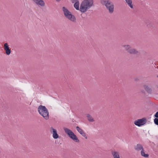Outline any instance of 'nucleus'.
<instances>
[{
	"instance_id": "423d86ee",
	"label": "nucleus",
	"mask_w": 158,
	"mask_h": 158,
	"mask_svg": "<svg viewBox=\"0 0 158 158\" xmlns=\"http://www.w3.org/2000/svg\"><path fill=\"white\" fill-rule=\"evenodd\" d=\"M63 129L65 133L71 139L76 142L79 143V142L80 141L77 136L71 130L66 127H64Z\"/></svg>"
},
{
	"instance_id": "f8f14e48",
	"label": "nucleus",
	"mask_w": 158,
	"mask_h": 158,
	"mask_svg": "<svg viewBox=\"0 0 158 158\" xmlns=\"http://www.w3.org/2000/svg\"><path fill=\"white\" fill-rule=\"evenodd\" d=\"M134 149L135 150L137 151H141L144 150L143 147L142 145L140 144H138L134 146Z\"/></svg>"
},
{
	"instance_id": "20e7f679",
	"label": "nucleus",
	"mask_w": 158,
	"mask_h": 158,
	"mask_svg": "<svg viewBox=\"0 0 158 158\" xmlns=\"http://www.w3.org/2000/svg\"><path fill=\"white\" fill-rule=\"evenodd\" d=\"M122 46L127 53L130 54L137 55L139 54V51L135 48H132L129 45H123Z\"/></svg>"
},
{
	"instance_id": "f3484780",
	"label": "nucleus",
	"mask_w": 158,
	"mask_h": 158,
	"mask_svg": "<svg viewBox=\"0 0 158 158\" xmlns=\"http://www.w3.org/2000/svg\"><path fill=\"white\" fill-rule=\"evenodd\" d=\"M128 5L131 8H133V6L131 0H125Z\"/></svg>"
},
{
	"instance_id": "4be33fe9",
	"label": "nucleus",
	"mask_w": 158,
	"mask_h": 158,
	"mask_svg": "<svg viewBox=\"0 0 158 158\" xmlns=\"http://www.w3.org/2000/svg\"><path fill=\"white\" fill-rule=\"evenodd\" d=\"M154 123L156 125H158V118H156L154 120Z\"/></svg>"
},
{
	"instance_id": "f257e3e1",
	"label": "nucleus",
	"mask_w": 158,
	"mask_h": 158,
	"mask_svg": "<svg viewBox=\"0 0 158 158\" xmlns=\"http://www.w3.org/2000/svg\"><path fill=\"white\" fill-rule=\"evenodd\" d=\"M94 6V0H84L81 3L80 10L82 13L85 12Z\"/></svg>"
},
{
	"instance_id": "ddd939ff",
	"label": "nucleus",
	"mask_w": 158,
	"mask_h": 158,
	"mask_svg": "<svg viewBox=\"0 0 158 158\" xmlns=\"http://www.w3.org/2000/svg\"><path fill=\"white\" fill-rule=\"evenodd\" d=\"M37 5L41 6H44L45 3L43 0H32Z\"/></svg>"
},
{
	"instance_id": "6e6552de",
	"label": "nucleus",
	"mask_w": 158,
	"mask_h": 158,
	"mask_svg": "<svg viewBox=\"0 0 158 158\" xmlns=\"http://www.w3.org/2000/svg\"><path fill=\"white\" fill-rule=\"evenodd\" d=\"M147 122L146 118H143L141 119H138L134 121V124L138 127H140L145 124Z\"/></svg>"
},
{
	"instance_id": "9b49d317",
	"label": "nucleus",
	"mask_w": 158,
	"mask_h": 158,
	"mask_svg": "<svg viewBox=\"0 0 158 158\" xmlns=\"http://www.w3.org/2000/svg\"><path fill=\"white\" fill-rule=\"evenodd\" d=\"M50 131L53 133V137L54 139H57L59 137V136L57 134L56 130L54 129L52 127L51 128Z\"/></svg>"
},
{
	"instance_id": "412c9836",
	"label": "nucleus",
	"mask_w": 158,
	"mask_h": 158,
	"mask_svg": "<svg viewBox=\"0 0 158 158\" xmlns=\"http://www.w3.org/2000/svg\"><path fill=\"white\" fill-rule=\"evenodd\" d=\"M80 134H81L83 137H85L86 139H87V137L84 131Z\"/></svg>"
},
{
	"instance_id": "9d476101",
	"label": "nucleus",
	"mask_w": 158,
	"mask_h": 158,
	"mask_svg": "<svg viewBox=\"0 0 158 158\" xmlns=\"http://www.w3.org/2000/svg\"><path fill=\"white\" fill-rule=\"evenodd\" d=\"M4 49L5 51V53L7 55H9L11 52V50L9 47L8 44L5 43L4 44Z\"/></svg>"
},
{
	"instance_id": "4468645a",
	"label": "nucleus",
	"mask_w": 158,
	"mask_h": 158,
	"mask_svg": "<svg viewBox=\"0 0 158 158\" xmlns=\"http://www.w3.org/2000/svg\"><path fill=\"white\" fill-rule=\"evenodd\" d=\"M111 154L114 158H120V153L118 151H111Z\"/></svg>"
},
{
	"instance_id": "a211bd4d",
	"label": "nucleus",
	"mask_w": 158,
	"mask_h": 158,
	"mask_svg": "<svg viewBox=\"0 0 158 158\" xmlns=\"http://www.w3.org/2000/svg\"><path fill=\"white\" fill-rule=\"evenodd\" d=\"M87 117L88 118V120L90 122H93L94 121V119L93 117L90 115L89 114H87Z\"/></svg>"
},
{
	"instance_id": "39448f33",
	"label": "nucleus",
	"mask_w": 158,
	"mask_h": 158,
	"mask_svg": "<svg viewBox=\"0 0 158 158\" xmlns=\"http://www.w3.org/2000/svg\"><path fill=\"white\" fill-rule=\"evenodd\" d=\"M62 10L64 16L66 18L73 22H76V19L75 16L73 15L65 7H63Z\"/></svg>"
},
{
	"instance_id": "1a4fd4ad",
	"label": "nucleus",
	"mask_w": 158,
	"mask_h": 158,
	"mask_svg": "<svg viewBox=\"0 0 158 158\" xmlns=\"http://www.w3.org/2000/svg\"><path fill=\"white\" fill-rule=\"evenodd\" d=\"M145 23L146 27L148 29H152L156 28V25L153 21L148 20Z\"/></svg>"
},
{
	"instance_id": "6ab92c4d",
	"label": "nucleus",
	"mask_w": 158,
	"mask_h": 158,
	"mask_svg": "<svg viewBox=\"0 0 158 158\" xmlns=\"http://www.w3.org/2000/svg\"><path fill=\"white\" fill-rule=\"evenodd\" d=\"M141 155L144 157L147 158L149 156V155L148 154H145L144 152V149L141 151Z\"/></svg>"
},
{
	"instance_id": "5701e85b",
	"label": "nucleus",
	"mask_w": 158,
	"mask_h": 158,
	"mask_svg": "<svg viewBox=\"0 0 158 158\" xmlns=\"http://www.w3.org/2000/svg\"><path fill=\"white\" fill-rule=\"evenodd\" d=\"M154 117L157 118H158V111L154 115Z\"/></svg>"
},
{
	"instance_id": "2eb2a0df",
	"label": "nucleus",
	"mask_w": 158,
	"mask_h": 158,
	"mask_svg": "<svg viewBox=\"0 0 158 158\" xmlns=\"http://www.w3.org/2000/svg\"><path fill=\"white\" fill-rule=\"evenodd\" d=\"M73 1L75 2L74 5V7L77 10H80V8L79 7V1L78 0H73Z\"/></svg>"
},
{
	"instance_id": "0eeeda50",
	"label": "nucleus",
	"mask_w": 158,
	"mask_h": 158,
	"mask_svg": "<svg viewBox=\"0 0 158 158\" xmlns=\"http://www.w3.org/2000/svg\"><path fill=\"white\" fill-rule=\"evenodd\" d=\"M63 129L65 133L71 139L76 142L79 143V142L80 141L77 136L71 130L66 127H64Z\"/></svg>"
},
{
	"instance_id": "7ed1b4c3",
	"label": "nucleus",
	"mask_w": 158,
	"mask_h": 158,
	"mask_svg": "<svg viewBox=\"0 0 158 158\" xmlns=\"http://www.w3.org/2000/svg\"><path fill=\"white\" fill-rule=\"evenodd\" d=\"M38 111L39 114L45 119L48 120L49 119V112L45 106L40 105L38 106Z\"/></svg>"
},
{
	"instance_id": "b1692460",
	"label": "nucleus",
	"mask_w": 158,
	"mask_h": 158,
	"mask_svg": "<svg viewBox=\"0 0 158 158\" xmlns=\"http://www.w3.org/2000/svg\"><path fill=\"white\" fill-rule=\"evenodd\" d=\"M157 77H158V75L157 76Z\"/></svg>"
},
{
	"instance_id": "aec40b11",
	"label": "nucleus",
	"mask_w": 158,
	"mask_h": 158,
	"mask_svg": "<svg viewBox=\"0 0 158 158\" xmlns=\"http://www.w3.org/2000/svg\"><path fill=\"white\" fill-rule=\"evenodd\" d=\"M76 129L77 131L80 134L83 131L82 129H81L79 127L77 126L76 127Z\"/></svg>"
},
{
	"instance_id": "dca6fc26",
	"label": "nucleus",
	"mask_w": 158,
	"mask_h": 158,
	"mask_svg": "<svg viewBox=\"0 0 158 158\" xmlns=\"http://www.w3.org/2000/svg\"><path fill=\"white\" fill-rule=\"evenodd\" d=\"M143 88L149 94H151L152 92V89L147 85H143Z\"/></svg>"
},
{
	"instance_id": "f03ea898",
	"label": "nucleus",
	"mask_w": 158,
	"mask_h": 158,
	"mask_svg": "<svg viewBox=\"0 0 158 158\" xmlns=\"http://www.w3.org/2000/svg\"><path fill=\"white\" fill-rule=\"evenodd\" d=\"M100 3L105 6L106 9L110 14H112L114 12V6L110 0H100Z\"/></svg>"
}]
</instances>
